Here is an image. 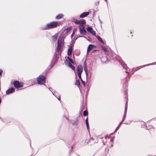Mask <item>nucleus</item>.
I'll return each mask as SVG.
<instances>
[{
	"label": "nucleus",
	"mask_w": 156,
	"mask_h": 156,
	"mask_svg": "<svg viewBox=\"0 0 156 156\" xmlns=\"http://www.w3.org/2000/svg\"><path fill=\"white\" fill-rule=\"evenodd\" d=\"M58 37V34H56L54 36H52V37L53 40L54 41H55L57 39Z\"/></svg>",
	"instance_id": "obj_13"
},
{
	"label": "nucleus",
	"mask_w": 156,
	"mask_h": 156,
	"mask_svg": "<svg viewBox=\"0 0 156 156\" xmlns=\"http://www.w3.org/2000/svg\"><path fill=\"white\" fill-rule=\"evenodd\" d=\"M100 20V22H101V23H102V22H101V20Z\"/></svg>",
	"instance_id": "obj_39"
},
{
	"label": "nucleus",
	"mask_w": 156,
	"mask_h": 156,
	"mask_svg": "<svg viewBox=\"0 0 156 156\" xmlns=\"http://www.w3.org/2000/svg\"><path fill=\"white\" fill-rule=\"evenodd\" d=\"M37 81L38 84H44L45 81V77L43 75H40L37 78Z\"/></svg>",
	"instance_id": "obj_3"
},
{
	"label": "nucleus",
	"mask_w": 156,
	"mask_h": 156,
	"mask_svg": "<svg viewBox=\"0 0 156 156\" xmlns=\"http://www.w3.org/2000/svg\"><path fill=\"white\" fill-rule=\"evenodd\" d=\"M78 75L79 79H80V80H82L81 78V73H78Z\"/></svg>",
	"instance_id": "obj_27"
},
{
	"label": "nucleus",
	"mask_w": 156,
	"mask_h": 156,
	"mask_svg": "<svg viewBox=\"0 0 156 156\" xmlns=\"http://www.w3.org/2000/svg\"><path fill=\"white\" fill-rule=\"evenodd\" d=\"M96 47V46L94 45L90 44L87 48V53H89V51L92 49Z\"/></svg>",
	"instance_id": "obj_9"
},
{
	"label": "nucleus",
	"mask_w": 156,
	"mask_h": 156,
	"mask_svg": "<svg viewBox=\"0 0 156 156\" xmlns=\"http://www.w3.org/2000/svg\"><path fill=\"white\" fill-rule=\"evenodd\" d=\"M78 27L80 29V33L83 35H85L86 31L83 25H80Z\"/></svg>",
	"instance_id": "obj_4"
},
{
	"label": "nucleus",
	"mask_w": 156,
	"mask_h": 156,
	"mask_svg": "<svg viewBox=\"0 0 156 156\" xmlns=\"http://www.w3.org/2000/svg\"><path fill=\"white\" fill-rule=\"evenodd\" d=\"M102 49L105 52H107L108 51L107 48L105 47H103Z\"/></svg>",
	"instance_id": "obj_25"
},
{
	"label": "nucleus",
	"mask_w": 156,
	"mask_h": 156,
	"mask_svg": "<svg viewBox=\"0 0 156 156\" xmlns=\"http://www.w3.org/2000/svg\"><path fill=\"white\" fill-rule=\"evenodd\" d=\"M97 38L98 39V40L101 42V43L103 44H105L104 41L102 40V38L99 36H96Z\"/></svg>",
	"instance_id": "obj_14"
},
{
	"label": "nucleus",
	"mask_w": 156,
	"mask_h": 156,
	"mask_svg": "<svg viewBox=\"0 0 156 156\" xmlns=\"http://www.w3.org/2000/svg\"><path fill=\"white\" fill-rule=\"evenodd\" d=\"M2 69H0V76H1L2 74Z\"/></svg>",
	"instance_id": "obj_33"
},
{
	"label": "nucleus",
	"mask_w": 156,
	"mask_h": 156,
	"mask_svg": "<svg viewBox=\"0 0 156 156\" xmlns=\"http://www.w3.org/2000/svg\"><path fill=\"white\" fill-rule=\"evenodd\" d=\"M85 122H86V124L87 126V128L88 130L89 129V123L88 122V118L87 117L86 118V119L85 120Z\"/></svg>",
	"instance_id": "obj_16"
},
{
	"label": "nucleus",
	"mask_w": 156,
	"mask_h": 156,
	"mask_svg": "<svg viewBox=\"0 0 156 156\" xmlns=\"http://www.w3.org/2000/svg\"><path fill=\"white\" fill-rule=\"evenodd\" d=\"M127 101H126V103L125 105V111H127Z\"/></svg>",
	"instance_id": "obj_26"
},
{
	"label": "nucleus",
	"mask_w": 156,
	"mask_h": 156,
	"mask_svg": "<svg viewBox=\"0 0 156 156\" xmlns=\"http://www.w3.org/2000/svg\"><path fill=\"white\" fill-rule=\"evenodd\" d=\"M23 86L22 84L20 83V88L23 87Z\"/></svg>",
	"instance_id": "obj_35"
},
{
	"label": "nucleus",
	"mask_w": 156,
	"mask_h": 156,
	"mask_svg": "<svg viewBox=\"0 0 156 156\" xmlns=\"http://www.w3.org/2000/svg\"><path fill=\"white\" fill-rule=\"evenodd\" d=\"M74 23L76 24H79L80 25H82L86 24V22L84 19H81L79 20H76L74 21Z\"/></svg>",
	"instance_id": "obj_5"
},
{
	"label": "nucleus",
	"mask_w": 156,
	"mask_h": 156,
	"mask_svg": "<svg viewBox=\"0 0 156 156\" xmlns=\"http://www.w3.org/2000/svg\"><path fill=\"white\" fill-rule=\"evenodd\" d=\"M126 73H128L127 71H126Z\"/></svg>",
	"instance_id": "obj_40"
},
{
	"label": "nucleus",
	"mask_w": 156,
	"mask_h": 156,
	"mask_svg": "<svg viewBox=\"0 0 156 156\" xmlns=\"http://www.w3.org/2000/svg\"><path fill=\"white\" fill-rule=\"evenodd\" d=\"M106 2H107V0H105Z\"/></svg>",
	"instance_id": "obj_38"
},
{
	"label": "nucleus",
	"mask_w": 156,
	"mask_h": 156,
	"mask_svg": "<svg viewBox=\"0 0 156 156\" xmlns=\"http://www.w3.org/2000/svg\"><path fill=\"white\" fill-rule=\"evenodd\" d=\"M78 120H76V121L73 123V125H76L78 124Z\"/></svg>",
	"instance_id": "obj_22"
},
{
	"label": "nucleus",
	"mask_w": 156,
	"mask_h": 156,
	"mask_svg": "<svg viewBox=\"0 0 156 156\" xmlns=\"http://www.w3.org/2000/svg\"><path fill=\"white\" fill-rule=\"evenodd\" d=\"M89 14V12H84L81 14L80 17V18H82L88 16Z\"/></svg>",
	"instance_id": "obj_12"
},
{
	"label": "nucleus",
	"mask_w": 156,
	"mask_h": 156,
	"mask_svg": "<svg viewBox=\"0 0 156 156\" xmlns=\"http://www.w3.org/2000/svg\"><path fill=\"white\" fill-rule=\"evenodd\" d=\"M83 71L82 66L81 65H79L77 67V72L78 73H82Z\"/></svg>",
	"instance_id": "obj_6"
},
{
	"label": "nucleus",
	"mask_w": 156,
	"mask_h": 156,
	"mask_svg": "<svg viewBox=\"0 0 156 156\" xmlns=\"http://www.w3.org/2000/svg\"><path fill=\"white\" fill-rule=\"evenodd\" d=\"M87 30L90 33L93 30L92 28L91 27H89L87 28Z\"/></svg>",
	"instance_id": "obj_17"
},
{
	"label": "nucleus",
	"mask_w": 156,
	"mask_h": 156,
	"mask_svg": "<svg viewBox=\"0 0 156 156\" xmlns=\"http://www.w3.org/2000/svg\"><path fill=\"white\" fill-rule=\"evenodd\" d=\"M59 22L56 21H52L47 24L46 26L43 29V30H48L53 29L59 26Z\"/></svg>",
	"instance_id": "obj_2"
},
{
	"label": "nucleus",
	"mask_w": 156,
	"mask_h": 156,
	"mask_svg": "<svg viewBox=\"0 0 156 156\" xmlns=\"http://www.w3.org/2000/svg\"><path fill=\"white\" fill-rule=\"evenodd\" d=\"M72 45H70L68 49L67 55L69 56H71L72 53Z\"/></svg>",
	"instance_id": "obj_10"
},
{
	"label": "nucleus",
	"mask_w": 156,
	"mask_h": 156,
	"mask_svg": "<svg viewBox=\"0 0 156 156\" xmlns=\"http://www.w3.org/2000/svg\"><path fill=\"white\" fill-rule=\"evenodd\" d=\"M87 114H88V112L87 111L85 110L83 112V115L84 116H86V115H87Z\"/></svg>",
	"instance_id": "obj_23"
},
{
	"label": "nucleus",
	"mask_w": 156,
	"mask_h": 156,
	"mask_svg": "<svg viewBox=\"0 0 156 156\" xmlns=\"http://www.w3.org/2000/svg\"><path fill=\"white\" fill-rule=\"evenodd\" d=\"M63 16V15L62 14H59L56 17V19H60L62 18Z\"/></svg>",
	"instance_id": "obj_15"
},
{
	"label": "nucleus",
	"mask_w": 156,
	"mask_h": 156,
	"mask_svg": "<svg viewBox=\"0 0 156 156\" xmlns=\"http://www.w3.org/2000/svg\"><path fill=\"white\" fill-rule=\"evenodd\" d=\"M81 81L82 83L83 84V86L84 87H85V83L82 80H81Z\"/></svg>",
	"instance_id": "obj_30"
},
{
	"label": "nucleus",
	"mask_w": 156,
	"mask_h": 156,
	"mask_svg": "<svg viewBox=\"0 0 156 156\" xmlns=\"http://www.w3.org/2000/svg\"><path fill=\"white\" fill-rule=\"evenodd\" d=\"M49 90H50V91H51V88H49Z\"/></svg>",
	"instance_id": "obj_37"
},
{
	"label": "nucleus",
	"mask_w": 156,
	"mask_h": 156,
	"mask_svg": "<svg viewBox=\"0 0 156 156\" xmlns=\"http://www.w3.org/2000/svg\"><path fill=\"white\" fill-rule=\"evenodd\" d=\"M14 86L16 88L18 89L20 87V83L18 81H15L13 83Z\"/></svg>",
	"instance_id": "obj_8"
},
{
	"label": "nucleus",
	"mask_w": 156,
	"mask_h": 156,
	"mask_svg": "<svg viewBox=\"0 0 156 156\" xmlns=\"http://www.w3.org/2000/svg\"><path fill=\"white\" fill-rule=\"evenodd\" d=\"M53 94L55 95L56 97L59 100V101H60V96H59L58 97H57L54 94V93H53V92H51Z\"/></svg>",
	"instance_id": "obj_31"
},
{
	"label": "nucleus",
	"mask_w": 156,
	"mask_h": 156,
	"mask_svg": "<svg viewBox=\"0 0 156 156\" xmlns=\"http://www.w3.org/2000/svg\"><path fill=\"white\" fill-rule=\"evenodd\" d=\"M84 71H85V72L86 73V75L87 76V69L86 66L84 68Z\"/></svg>",
	"instance_id": "obj_28"
},
{
	"label": "nucleus",
	"mask_w": 156,
	"mask_h": 156,
	"mask_svg": "<svg viewBox=\"0 0 156 156\" xmlns=\"http://www.w3.org/2000/svg\"><path fill=\"white\" fill-rule=\"evenodd\" d=\"M119 127H120V126H117V127H116V129H115V131H116L118 130L119 129Z\"/></svg>",
	"instance_id": "obj_32"
},
{
	"label": "nucleus",
	"mask_w": 156,
	"mask_h": 156,
	"mask_svg": "<svg viewBox=\"0 0 156 156\" xmlns=\"http://www.w3.org/2000/svg\"><path fill=\"white\" fill-rule=\"evenodd\" d=\"M80 82L79 80H76V85H77V86H79L80 85Z\"/></svg>",
	"instance_id": "obj_20"
},
{
	"label": "nucleus",
	"mask_w": 156,
	"mask_h": 156,
	"mask_svg": "<svg viewBox=\"0 0 156 156\" xmlns=\"http://www.w3.org/2000/svg\"><path fill=\"white\" fill-rule=\"evenodd\" d=\"M126 112H127V111H125L124 113V115H123V117L122 119L123 121H124L125 119V117L126 115Z\"/></svg>",
	"instance_id": "obj_19"
},
{
	"label": "nucleus",
	"mask_w": 156,
	"mask_h": 156,
	"mask_svg": "<svg viewBox=\"0 0 156 156\" xmlns=\"http://www.w3.org/2000/svg\"><path fill=\"white\" fill-rule=\"evenodd\" d=\"M72 28V27H68L67 28H66V29H65V30L66 31V33H68V32H69L70 30H71Z\"/></svg>",
	"instance_id": "obj_18"
},
{
	"label": "nucleus",
	"mask_w": 156,
	"mask_h": 156,
	"mask_svg": "<svg viewBox=\"0 0 156 156\" xmlns=\"http://www.w3.org/2000/svg\"><path fill=\"white\" fill-rule=\"evenodd\" d=\"M15 89L14 88H9L6 91V94H9L15 91Z\"/></svg>",
	"instance_id": "obj_7"
},
{
	"label": "nucleus",
	"mask_w": 156,
	"mask_h": 156,
	"mask_svg": "<svg viewBox=\"0 0 156 156\" xmlns=\"http://www.w3.org/2000/svg\"><path fill=\"white\" fill-rule=\"evenodd\" d=\"M90 33H91L93 35H96V32L95 31L93 30L91 32H90Z\"/></svg>",
	"instance_id": "obj_24"
},
{
	"label": "nucleus",
	"mask_w": 156,
	"mask_h": 156,
	"mask_svg": "<svg viewBox=\"0 0 156 156\" xmlns=\"http://www.w3.org/2000/svg\"><path fill=\"white\" fill-rule=\"evenodd\" d=\"M67 58L69 60V61L72 63L73 64L74 62L72 60V59L69 57H67Z\"/></svg>",
	"instance_id": "obj_21"
},
{
	"label": "nucleus",
	"mask_w": 156,
	"mask_h": 156,
	"mask_svg": "<svg viewBox=\"0 0 156 156\" xmlns=\"http://www.w3.org/2000/svg\"><path fill=\"white\" fill-rule=\"evenodd\" d=\"M96 50H94L95 51H96Z\"/></svg>",
	"instance_id": "obj_41"
},
{
	"label": "nucleus",
	"mask_w": 156,
	"mask_h": 156,
	"mask_svg": "<svg viewBox=\"0 0 156 156\" xmlns=\"http://www.w3.org/2000/svg\"><path fill=\"white\" fill-rule=\"evenodd\" d=\"M65 63L66 64H68L69 67L71 68L73 70H75V67L73 65L69 62H68V61H67L66 62H65Z\"/></svg>",
	"instance_id": "obj_11"
},
{
	"label": "nucleus",
	"mask_w": 156,
	"mask_h": 156,
	"mask_svg": "<svg viewBox=\"0 0 156 156\" xmlns=\"http://www.w3.org/2000/svg\"><path fill=\"white\" fill-rule=\"evenodd\" d=\"M124 121H123L122 120V121L120 123V124H119V125L118 126H120L121 125V124Z\"/></svg>",
	"instance_id": "obj_34"
},
{
	"label": "nucleus",
	"mask_w": 156,
	"mask_h": 156,
	"mask_svg": "<svg viewBox=\"0 0 156 156\" xmlns=\"http://www.w3.org/2000/svg\"><path fill=\"white\" fill-rule=\"evenodd\" d=\"M64 39L62 37H59L58 40L57 46L56 49V51L58 52H61L62 51L63 47L64 46Z\"/></svg>",
	"instance_id": "obj_1"
},
{
	"label": "nucleus",
	"mask_w": 156,
	"mask_h": 156,
	"mask_svg": "<svg viewBox=\"0 0 156 156\" xmlns=\"http://www.w3.org/2000/svg\"><path fill=\"white\" fill-rule=\"evenodd\" d=\"M76 29H75H75H74V30H73V33H72V34L71 37H73V35H74V34H75V31H76Z\"/></svg>",
	"instance_id": "obj_29"
},
{
	"label": "nucleus",
	"mask_w": 156,
	"mask_h": 156,
	"mask_svg": "<svg viewBox=\"0 0 156 156\" xmlns=\"http://www.w3.org/2000/svg\"><path fill=\"white\" fill-rule=\"evenodd\" d=\"M85 37L84 36H79V37H77L76 38V39L77 38H78V37Z\"/></svg>",
	"instance_id": "obj_36"
}]
</instances>
